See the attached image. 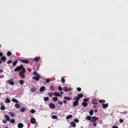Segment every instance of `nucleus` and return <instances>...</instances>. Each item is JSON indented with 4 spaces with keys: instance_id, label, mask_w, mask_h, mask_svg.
<instances>
[{
    "instance_id": "f257e3e1",
    "label": "nucleus",
    "mask_w": 128,
    "mask_h": 128,
    "mask_svg": "<svg viewBox=\"0 0 128 128\" xmlns=\"http://www.w3.org/2000/svg\"><path fill=\"white\" fill-rule=\"evenodd\" d=\"M33 74L35 75V77H32V79L35 80L36 81H38L39 80V78H41L40 75L38 74L37 72L36 71H35L33 72Z\"/></svg>"
},
{
    "instance_id": "f03ea898",
    "label": "nucleus",
    "mask_w": 128,
    "mask_h": 128,
    "mask_svg": "<svg viewBox=\"0 0 128 128\" xmlns=\"http://www.w3.org/2000/svg\"><path fill=\"white\" fill-rule=\"evenodd\" d=\"M26 70V69L24 68L22 64H21L20 66H18L14 70V71L15 72L16 71H20L21 70Z\"/></svg>"
},
{
    "instance_id": "7ed1b4c3",
    "label": "nucleus",
    "mask_w": 128,
    "mask_h": 128,
    "mask_svg": "<svg viewBox=\"0 0 128 128\" xmlns=\"http://www.w3.org/2000/svg\"><path fill=\"white\" fill-rule=\"evenodd\" d=\"M26 72V70H23V71H20L19 73V75L20 77L22 78H25V73Z\"/></svg>"
},
{
    "instance_id": "20e7f679",
    "label": "nucleus",
    "mask_w": 128,
    "mask_h": 128,
    "mask_svg": "<svg viewBox=\"0 0 128 128\" xmlns=\"http://www.w3.org/2000/svg\"><path fill=\"white\" fill-rule=\"evenodd\" d=\"M92 120H90V122H95L98 119V118L94 116H92Z\"/></svg>"
},
{
    "instance_id": "39448f33",
    "label": "nucleus",
    "mask_w": 128,
    "mask_h": 128,
    "mask_svg": "<svg viewBox=\"0 0 128 128\" xmlns=\"http://www.w3.org/2000/svg\"><path fill=\"white\" fill-rule=\"evenodd\" d=\"M30 123L33 124H34L36 123V119L34 118H31L30 120Z\"/></svg>"
},
{
    "instance_id": "423d86ee",
    "label": "nucleus",
    "mask_w": 128,
    "mask_h": 128,
    "mask_svg": "<svg viewBox=\"0 0 128 128\" xmlns=\"http://www.w3.org/2000/svg\"><path fill=\"white\" fill-rule=\"evenodd\" d=\"M78 104V100H76L73 103V106L75 107L76 106H77Z\"/></svg>"
},
{
    "instance_id": "0eeeda50",
    "label": "nucleus",
    "mask_w": 128,
    "mask_h": 128,
    "mask_svg": "<svg viewBox=\"0 0 128 128\" xmlns=\"http://www.w3.org/2000/svg\"><path fill=\"white\" fill-rule=\"evenodd\" d=\"M49 106L51 108L53 109L55 108V105L53 103H51L49 104Z\"/></svg>"
},
{
    "instance_id": "6e6552de",
    "label": "nucleus",
    "mask_w": 128,
    "mask_h": 128,
    "mask_svg": "<svg viewBox=\"0 0 128 128\" xmlns=\"http://www.w3.org/2000/svg\"><path fill=\"white\" fill-rule=\"evenodd\" d=\"M8 82L12 86H14V83L12 81V79L11 80H8Z\"/></svg>"
},
{
    "instance_id": "1a4fd4ad",
    "label": "nucleus",
    "mask_w": 128,
    "mask_h": 128,
    "mask_svg": "<svg viewBox=\"0 0 128 128\" xmlns=\"http://www.w3.org/2000/svg\"><path fill=\"white\" fill-rule=\"evenodd\" d=\"M51 94H54V95H55L56 96H60L61 97L62 96L60 95V94L59 93H58L56 92H54V93L52 92H51Z\"/></svg>"
},
{
    "instance_id": "9d476101",
    "label": "nucleus",
    "mask_w": 128,
    "mask_h": 128,
    "mask_svg": "<svg viewBox=\"0 0 128 128\" xmlns=\"http://www.w3.org/2000/svg\"><path fill=\"white\" fill-rule=\"evenodd\" d=\"M20 61L22 63H25V64H28L29 62V61L28 60H21Z\"/></svg>"
},
{
    "instance_id": "9b49d317",
    "label": "nucleus",
    "mask_w": 128,
    "mask_h": 128,
    "mask_svg": "<svg viewBox=\"0 0 128 128\" xmlns=\"http://www.w3.org/2000/svg\"><path fill=\"white\" fill-rule=\"evenodd\" d=\"M102 104L103 108H106L108 107V103H107L106 104Z\"/></svg>"
},
{
    "instance_id": "f8f14e48",
    "label": "nucleus",
    "mask_w": 128,
    "mask_h": 128,
    "mask_svg": "<svg viewBox=\"0 0 128 128\" xmlns=\"http://www.w3.org/2000/svg\"><path fill=\"white\" fill-rule=\"evenodd\" d=\"M45 87L44 86H41L40 89V92H43L45 89Z\"/></svg>"
},
{
    "instance_id": "ddd939ff",
    "label": "nucleus",
    "mask_w": 128,
    "mask_h": 128,
    "mask_svg": "<svg viewBox=\"0 0 128 128\" xmlns=\"http://www.w3.org/2000/svg\"><path fill=\"white\" fill-rule=\"evenodd\" d=\"M98 104V101L94 99L93 101L92 104L93 105H96Z\"/></svg>"
},
{
    "instance_id": "4468645a",
    "label": "nucleus",
    "mask_w": 128,
    "mask_h": 128,
    "mask_svg": "<svg viewBox=\"0 0 128 128\" xmlns=\"http://www.w3.org/2000/svg\"><path fill=\"white\" fill-rule=\"evenodd\" d=\"M24 126V125L22 123H19L18 125V128H22Z\"/></svg>"
},
{
    "instance_id": "2eb2a0df",
    "label": "nucleus",
    "mask_w": 128,
    "mask_h": 128,
    "mask_svg": "<svg viewBox=\"0 0 128 128\" xmlns=\"http://www.w3.org/2000/svg\"><path fill=\"white\" fill-rule=\"evenodd\" d=\"M4 117L5 119L8 121H9L10 120V118L9 116L7 115H6Z\"/></svg>"
},
{
    "instance_id": "dca6fc26",
    "label": "nucleus",
    "mask_w": 128,
    "mask_h": 128,
    "mask_svg": "<svg viewBox=\"0 0 128 128\" xmlns=\"http://www.w3.org/2000/svg\"><path fill=\"white\" fill-rule=\"evenodd\" d=\"M1 60L3 61H5L6 60V58L5 56H2L1 58Z\"/></svg>"
},
{
    "instance_id": "f3484780",
    "label": "nucleus",
    "mask_w": 128,
    "mask_h": 128,
    "mask_svg": "<svg viewBox=\"0 0 128 128\" xmlns=\"http://www.w3.org/2000/svg\"><path fill=\"white\" fill-rule=\"evenodd\" d=\"M82 104L84 107H85L87 106L88 104L85 102H83L82 103Z\"/></svg>"
},
{
    "instance_id": "a211bd4d",
    "label": "nucleus",
    "mask_w": 128,
    "mask_h": 128,
    "mask_svg": "<svg viewBox=\"0 0 128 128\" xmlns=\"http://www.w3.org/2000/svg\"><path fill=\"white\" fill-rule=\"evenodd\" d=\"M64 99L65 100H68V101H69L71 100L70 97L67 96L64 97Z\"/></svg>"
},
{
    "instance_id": "6ab92c4d",
    "label": "nucleus",
    "mask_w": 128,
    "mask_h": 128,
    "mask_svg": "<svg viewBox=\"0 0 128 128\" xmlns=\"http://www.w3.org/2000/svg\"><path fill=\"white\" fill-rule=\"evenodd\" d=\"M26 109L24 107H22L21 108L20 110L21 112H24L26 110Z\"/></svg>"
},
{
    "instance_id": "aec40b11",
    "label": "nucleus",
    "mask_w": 128,
    "mask_h": 128,
    "mask_svg": "<svg viewBox=\"0 0 128 128\" xmlns=\"http://www.w3.org/2000/svg\"><path fill=\"white\" fill-rule=\"evenodd\" d=\"M14 106L16 108H19L20 107V105L18 104H15Z\"/></svg>"
},
{
    "instance_id": "412c9836",
    "label": "nucleus",
    "mask_w": 128,
    "mask_h": 128,
    "mask_svg": "<svg viewBox=\"0 0 128 128\" xmlns=\"http://www.w3.org/2000/svg\"><path fill=\"white\" fill-rule=\"evenodd\" d=\"M18 61L17 60H16L14 61L13 63V66H15L16 65L17 63H18Z\"/></svg>"
},
{
    "instance_id": "4be33fe9",
    "label": "nucleus",
    "mask_w": 128,
    "mask_h": 128,
    "mask_svg": "<svg viewBox=\"0 0 128 128\" xmlns=\"http://www.w3.org/2000/svg\"><path fill=\"white\" fill-rule=\"evenodd\" d=\"M83 96V94H78L77 96L78 97V98L79 100L80 99V98H81Z\"/></svg>"
},
{
    "instance_id": "5701e85b",
    "label": "nucleus",
    "mask_w": 128,
    "mask_h": 128,
    "mask_svg": "<svg viewBox=\"0 0 128 128\" xmlns=\"http://www.w3.org/2000/svg\"><path fill=\"white\" fill-rule=\"evenodd\" d=\"M92 118V117H91L90 116H87L86 118V120H91Z\"/></svg>"
},
{
    "instance_id": "b1692460",
    "label": "nucleus",
    "mask_w": 128,
    "mask_h": 128,
    "mask_svg": "<svg viewBox=\"0 0 128 128\" xmlns=\"http://www.w3.org/2000/svg\"><path fill=\"white\" fill-rule=\"evenodd\" d=\"M71 125L73 127H75L76 125V124L74 122H72L71 123Z\"/></svg>"
},
{
    "instance_id": "393cba45",
    "label": "nucleus",
    "mask_w": 128,
    "mask_h": 128,
    "mask_svg": "<svg viewBox=\"0 0 128 128\" xmlns=\"http://www.w3.org/2000/svg\"><path fill=\"white\" fill-rule=\"evenodd\" d=\"M52 99L55 102L57 101L58 100V98L56 97H54L52 98Z\"/></svg>"
},
{
    "instance_id": "a878e982",
    "label": "nucleus",
    "mask_w": 128,
    "mask_h": 128,
    "mask_svg": "<svg viewBox=\"0 0 128 128\" xmlns=\"http://www.w3.org/2000/svg\"><path fill=\"white\" fill-rule=\"evenodd\" d=\"M9 114L10 116L13 117H14V113L11 112H9Z\"/></svg>"
},
{
    "instance_id": "bb28decb",
    "label": "nucleus",
    "mask_w": 128,
    "mask_h": 128,
    "mask_svg": "<svg viewBox=\"0 0 128 128\" xmlns=\"http://www.w3.org/2000/svg\"><path fill=\"white\" fill-rule=\"evenodd\" d=\"M36 89L35 88H33L31 90V91L32 92H36Z\"/></svg>"
},
{
    "instance_id": "cd10ccee",
    "label": "nucleus",
    "mask_w": 128,
    "mask_h": 128,
    "mask_svg": "<svg viewBox=\"0 0 128 128\" xmlns=\"http://www.w3.org/2000/svg\"><path fill=\"white\" fill-rule=\"evenodd\" d=\"M12 101L15 103H18V100L16 99L13 98L12 99Z\"/></svg>"
},
{
    "instance_id": "c85d7f7f",
    "label": "nucleus",
    "mask_w": 128,
    "mask_h": 128,
    "mask_svg": "<svg viewBox=\"0 0 128 128\" xmlns=\"http://www.w3.org/2000/svg\"><path fill=\"white\" fill-rule=\"evenodd\" d=\"M0 109L2 110H4L5 109V107L4 106H2L0 107Z\"/></svg>"
},
{
    "instance_id": "c756f323",
    "label": "nucleus",
    "mask_w": 128,
    "mask_h": 128,
    "mask_svg": "<svg viewBox=\"0 0 128 128\" xmlns=\"http://www.w3.org/2000/svg\"><path fill=\"white\" fill-rule=\"evenodd\" d=\"M10 102V100L8 98H7L6 99V101H5V102L6 103H9Z\"/></svg>"
},
{
    "instance_id": "7c9ffc66",
    "label": "nucleus",
    "mask_w": 128,
    "mask_h": 128,
    "mask_svg": "<svg viewBox=\"0 0 128 128\" xmlns=\"http://www.w3.org/2000/svg\"><path fill=\"white\" fill-rule=\"evenodd\" d=\"M44 100L45 101H48L49 100V97H44Z\"/></svg>"
},
{
    "instance_id": "2f4dec72",
    "label": "nucleus",
    "mask_w": 128,
    "mask_h": 128,
    "mask_svg": "<svg viewBox=\"0 0 128 128\" xmlns=\"http://www.w3.org/2000/svg\"><path fill=\"white\" fill-rule=\"evenodd\" d=\"M72 117V115H68L66 117L67 119H69L71 118Z\"/></svg>"
},
{
    "instance_id": "473e14b6",
    "label": "nucleus",
    "mask_w": 128,
    "mask_h": 128,
    "mask_svg": "<svg viewBox=\"0 0 128 128\" xmlns=\"http://www.w3.org/2000/svg\"><path fill=\"white\" fill-rule=\"evenodd\" d=\"M63 90L65 92H67L68 90V88L67 87H65L63 88Z\"/></svg>"
},
{
    "instance_id": "72a5a7b5",
    "label": "nucleus",
    "mask_w": 128,
    "mask_h": 128,
    "mask_svg": "<svg viewBox=\"0 0 128 128\" xmlns=\"http://www.w3.org/2000/svg\"><path fill=\"white\" fill-rule=\"evenodd\" d=\"M100 103H105L106 102V101L103 100H99L98 101Z\"/></svg>"
},
{
    "instance_id": "f704fd0d",
    "label": "nucleus",
    "mask_w": 128,
    "mask_h": 128,
    "mask_svg": "<svg viewBox=\"0 0 128 128\" xmlns=\"http://www.w3.org/2000/svg\"><path fill=\"white\" fill-rule=\"evenodd\" d=\"M19 82L20 84L22 85H23L24 82V80H20L19 81Z\"/></svg>"
},
{
    "instance_id": "c9c22d12",
    "label": "nucleus",
    "mask_w": 128,
    "mask_h": 128,
    "mask_svg": "<svg viewBox=\"0 0 128 128\" xmlns=\"http://www.w3.org/2000/svg\"><path fill=\"white\" fill-rule=\"evenodd\" d=\"M40 59V57H36L35 58L34 60L36 62H38Z\"/></svg>"
},
{
    "instance_id": "e433bc0d",
    "label": "nucleus",
    "mask_w": 128,
    "mask_h": 128,
    "mask_svg": "<svg viewBox=\"0 0 128 128\" xmlns=\"http://www.w3.org/2000/svg\"><path fill=\"white\" fill-rule=\"evenodd\" d=\"M94 110H91L89 112V114L90 115H92L93 112H94Z\"/></svg>"
},
{
    "instance_id": "4c0bfd02",
    "label": "nucleus",
    "mask_w": 128,
    "mask_h": 128,
    "mask_svg": "<svg viewBox=\"0 0 128 128\" xmlns=\"http://www.w3.org/2000/svg\"><path fill=\"white\" fill-rule=\"evenodd\" d=\"M12 55V53L9 51L7 52V55L8 56H10Z\"/></svg>"
},
{
    "instance_id": "58836bf2",
    "label": "nucleus",
    "mask_w": 128,
    "mask_h": 128,
    "mask_svg": "<svg viewBox=\"0 0 128 128\" xmlns=\"http://www.w3.org/2000/svg\"><path fill=\"white\" fill-rule=\"evenodd\" d=\"M10 122L11 123H14L15 122V120L14 119H12L10 121Z\"/></svg>"
},
{
    "instance_id": "ea45409f",
    "label": "nucleus",
    "mask_w": 128,
    "mask_h": 128,
    "mask_svg": "<svg viewBox=\"0 0 128 128\" xmlns=\"http://www.w3.org/2000/svg\"><path fill=\"white\" fill-rule=\"evenodd\" d=\"M52 118L53 119H56L57 118V117L56 116L53 115L52 116Z\"/></svg>"
},
{
    "instance_id": "a19ab883",
    "label": "nucleus",
    "mask_w": 128,
    "mask_h": 128,
    "mask_svg": "<svg viewBox=\"0 0 128 128\" xmlns=\"http://www.w3.org/2000/svg\"><path fill=\"white\" fill-rule=\"evenodd\" d=\"M50 81V78H48L46 80V81L47 83H48Z\"/></svg>"
},
{
    "instance_id": "79ce46f5",
    "label": "nucleus",
    "mask_w": 128,
    "mask_h": 128,
    "mask_svg": "<svg viewBox=\"0 0 128 128\" xmlns=\"http://www.w3.org/2000/svg\"><path fill=\"white\" fill-rule=\"evenodd\" d=\"M61 81H62V83H64L65 82V80L64 78H61Z\"/></svg>"
},
{
    "instance_id": "37998d69",
    "label": "nucleus",
    "mask_w": 128,
    "mask_h": 128,
    "mask_svg": "<svg viewBox=\"0 0 128 128\" xmlns=\"http://www.w3.org/2000/svg\"><path fill=\"white\" fill-rule=\"evenodd\" d=\"M89 99L87 98H85L83 100V101L85 102H87L88 101Z\"/></svg>"
},
{
    "instance_id": "c03bdc74",
    "label": "nucleus",
    "mask_w": 128,
    "mask_h": 128,
    "mask_svg": "<svg viewBox=\"0 0 128 128\" xmlns=\"http://www.w3.org/2000/svg\"><path fill=\"white\" fill-rule=\"evenodd\" d=\"M58 90L60 91H61L62 90V88L61 86H59L58 87Z\"/></svg>"
},
{
    "instance_id": "a18cd8bd",
    "label": "nucleus",
    "mask_w": 128,
    "mask_h": 128,
    "mask_svg": "<svg viewBox=\"0 0 128 128\" xmlns=\"http://www.w3.org/2000/svg\"><path fill=\"white\" fill-rule=\"evenodd\" d=\"M50 89L52 90H54V89L52 86H50Z\"/></svg>"
},
{
    "instance_id": "49530a36",
    "label": "nucleus",
    "mask_w": 128,
    "mask_h": 128,
    "mask_svg": "<svg viewBox=\"0 0 128 128\" xmlns=\"http://www.w3.org/2000/svg\"><path fill=\"white\" fill-rule=\"evenodd\" d=\"M78 100H78H79L78 98V97L74 98H73L74 100Z\"/></svg>"
},
{
    "instance_id": "de8ad7c7",
    "label": "nucleus",
    "mask_w": 128,
    "mask_h": 128,
    "mask_svg": "<svg viewBox=\"0 0 128 128\" xmlns=\"http://www.w3.org/2000/svg\"><path fill=\"white\" fill-rule=\"evenodd\" d=\"M81 89L80 88H77V90L78 92H80L81 91Z\"/></svg>"
},
{
    "instance_id": "09e8293b",
    "label": "nucleus",
    "mask_w": 128,
    "mask_h": 128,
    "mask_svg": "<svg viewBox=\"0 0 128 128\" xmlns=\"http://www.w3.org/2000/svg\"><path fill=\"white\" fill-rule=\"evenodd\" d=\"M35 111L34 110V109H32L31 110V112L32 113H34V112H35Z\"/></svg>"
},
{
    "instance_id": "8fccbe9b",
    "label": "nucleus",
    "mask_w": 128,
    "mask_h": 128,
    "mask_svg": "<svg viewBox=\"0 0 128 128\" xmlns=\"http://www.w3.org/2000/svg\"><path fill=\"white\" fill-rule=\"evenodd\" d=\"M12 60H9V61L7 62V63L8 64H11L12 63Z\"/></svg>"
},
{
    "instance_id": "3c124183",
    "label": "nucleus",
    "mask_w": 128,
    "mask_h": 128,
    "mask_svg": "<svg viewBox=\"0 0 128 128\" xmlns=\"http://www.w3.org/2000/svg\"><path fill=\"white\" fill-rule=\"evenodd\" d=\"M119 121L120 123H122L123 122L124 120L122 119H120L119 120Z\"/></svg>"
},
{
    "instance_id": "603ef678",
    "label": "nucleus",
    "mask_w": 128,
    "mask_h": 128,
    "mask_svg": "<svg viewBox=\"0 0 128 128\" xmlns=\"http://www.w3.org/2000/svg\"><path fill=\"white\" fill-rule=\"evenodd\" d=\"M2 122L4 123H6V120H2Z\"/></svg>"
},
{
    "instance_id": "864d4df0",
    "label": "nucleus",
    "mask_w": 128,
    "mask_h": 128,
    "mask_svg": "<svg viewBox=\"0 0 128 128\" xmlns=\"http://www.w3.org/2000/svg\"><path fill=\"white\" fill-rule=\"evenodd\" d=\"M74 121L75 122H78L79 121V120L77 119H75Z\"/></svg>"
},
{
    "instance_id": "5fc2aeb1",
    "label": "nucleus",
    "mask_w": 128,
    "mask_h": 128,
    "mask_svg": "<svg viewBox=\"0 0 128 128\" xmlns=\"http://www.w3.org/2000/svg\"><path fill=\"white\" fill-rule=\"evenodd\" d=\"M58 103H59L60 105H62V102L61 101H60V102L59 100L58 101Z\"/></svg>"
},
{
    "instance_id": "6e6d98bb",
    "label": "nucleus",
    "mask_w": 128,
    "mask_h": 128,
    "mask_svg": "<svg viewBox=\"0 0 128 128\" xmlns=\"http://www.w3.org/2000/svg\"><path fill=\"white\" fill-rule=\"evenodd\" d=\"M93 124L94 126H96L97 125V124L96 123L94 122Z\"/></svg>"
},
{
    "instance_id": "4d7b16f0",
    "label": "nucleus",
    "mask_w": 128,
    "mask_h": 128,
    "mask_svg": "<svg viewBox=\"0 0 128 128\" xmlns=\"http://www.w3.org/2000/svg\"><path fill=\"white\" fill-rule=\"evenodd\" d=\"M3 55V54L2 52H0V57L2 56Z\"/></svg>"
},
{
    "instance_id": "13d9d810",
    "label": "nucleus",
    "mask_w": 128,
    "mask_h": 128,
    "mask_svg": "<svg viewBox=\"0 0 128 128\" xmlns=\"http://www.w3.org/2000/svg\"><path fill=\"white\" fill-rule=\"evenodd\" d=\"M112 128H118V126H113L112 127Z\"/></svg>"
},
{
    "instance_id": "bf43d9fd",
    "label": "nucleus",
    "mask_w": 128,
    "mask_h": 128,
    "mask_svg": "<svg viewBox=\"0 0 128 128\" xmlns=\"http://www.w3.org/2000/svg\"><path fill=\"white\" fill-rule=\"evenodd\" d=\"M48 95H49L51 97H52V94H50V93H49L48 94Z\"/></svg>"
},
{
    "instance_id": "052dcab7",
    "label": "nucleus",
    "mask_w": 128,
    "mask_h": 128,
    "mask_svg": "<svg viewBox=\"0 0 128 128\" xmlns=\"http://www.w3.org/2000/svg\"><path fill=\"white\" fill-rule=\"evenodd\" d=\"M63 102L65 104L67 103V102L66 100H63Z\"/></svg>"
},
{
    "instance_id": "680f3d73",
    "label": "nucleus",
    "mask_w": 128,
    "mask_h": 128,
    "mask_svg": "<svg viewBox=\"0 0 128 128\" xmlns=\"http://www.w3.org/2000/svg\"><path fill=\"white\" fill-rule=\"evenodd\" d=\"M3 71V70L2 69H0V72H2Z\"/></svg>"
},
{
    "instance_id": "e2e57ef3",
    "label": "nucleus",
    "mask_w": 128,
    "mask_h": 128,
    "mask_svg": "<svg viewBox=\"0 0 128 128\" xmlns=\"http://www.w3.org/2000/svg\"><path fill=\"white\" fill-rule=\"evenodd\" d=\"M63 92H61L60 93V94L62 95V94H63Z\"/></svg>"
},
{
    "instance_id": "0e129e2a",
    "label": "nucleus",
    "mask_w": 128,
    "mask_h": 128,
    "mask_svg": "<svg viewBox=\"0 0 128 128\" xmlns=\"http://www.w3.org/2000/svg\"><path fill=\"white\" fill-rule=\"evenodd\" d=\"M97 111V110H94V112H96Z\"/></svg>"
},
{
    "instance_id": "69168bd1",
    "label": "nucleus",
    "mask_w": 128,
    "mask_h": 128,
    "mask_svg": "<svg viewBox=\"0 0 128 128\" xmlns=\"http://www.w3.org/2000/svg\"><path fill=\"white\" fill-rule=\"evenodd\" d=\"M2 63V62L0 60V64H1Z\"/></svg>"
},
{
    "instance_id": "338daca9",
    "label": "nucleus",
    "mask_w": 128,
    "mask_h": 128,
    "mask_svg": "<svg viewBox=\"0 0 128 128\" xmlns=\"http://www.w3.org/2000/svg\"><path fill=\"white\" fill-rule=\"evenodd\" d=\"M96 106H93V107L94 108H96Z\"/></svg>"
},
{
    "instance_id": "774afa93",
    "label": "nucleus",
    "mask_w": 128,
    "mask_h": 128,
    "mask_svg": "<svg viewBox=\"0 0 128 128\" xmlns=\"http://www.w3.org/2000/svg\"><path fill=\"white\" fill-rule=\"evenodd\" d=\"M69 91H70V90H71V89H70H70H69Z\"/></svg>"
}]
</instances>
